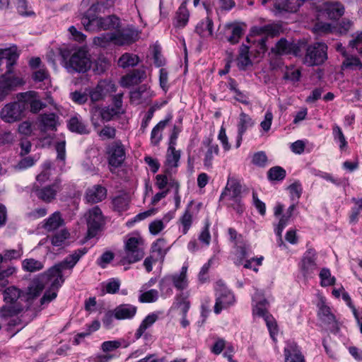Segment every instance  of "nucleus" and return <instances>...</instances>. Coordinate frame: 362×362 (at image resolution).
Returning <instances> with one entry per match:
<instances>
[{
  "instance_id": "nucleus-55",
  "label": "nucleus",
  "mask_w": 362,
  "mask_h": 362,
  "mask_svg": "<svg viewBox=\"0 0 362 362\" xmlns=\"http://www.w3.org/2000/svg\"><path fill=\"white\" fill-rule=\"evenodd\" d=\"M159 293L156 289H151L142 293L139 296V300L141 303H153L158 299Z\"/></svg>"
},
{
  "instance_id": "nucleus-17",
  "label": "nucleus",
  "mask_w": 362,
  "mask_h": 362,
  "mask_svg": "<svg viewBox=\"0 0 362 362\" xmlns=\"http://www.w3.org/2000/svg\"><path fill=\"white\" fill-rule=\"evenodd\" d=\"M112 43L115 45L122 46L129 45L136 41L137 33L131 28H124L112 33Z\"/></svg>"
},
{
  "instance_id": "nucleus-50",
  "label": "nucleus",
  "mask_w": 362,
  "mask_h": 362,
  "mask_svg": "<svg viewBox=\"0 0 362 362\" xmlns=\"http://www.w3.org/2000/svg\"><path fill=\"white\" fill-rule=\"evenodd\" d=\"M173 284L171 280L170 279L169 276H164L159 282V288L161 293V296L163 298H167L170 296L173 291L172 288Z\"/></svg>"
},
{
  "instance_id": "nucleus-26",
  "label": "nucleus",
  "mask_w": 362,
  "mask_h": 362,
  "mask_svg": "<svg viewBox=\"0 0 362 362\" xmlns=\"http://www.w3.org/2000/svg\"><path fill=\"white\" fill-rule=\"evenodd\" d=\"M285 362H305V358L298 346L294 343L286 345L284 350Z\"/></svg>"
},
{
  "instance_id": "nucleus-43",
  "label": "nucleus",
  "mask_w": 362,
  "mask_h": 362,
  "mask_svg": "<svg viewBox=\"0 0 362 362\" xmlns=\"http://www.w3.org/2000/svg\"><path fill=\"white\" fill-rule=\"evenodd\" d=\"M344 57L341 64L342 69L359 70L362 69V62L357 57L346 54Z\"/></svg>"
},
{
  "instance_id": "nucleus-38",
  "label": "nucleus",
  "mask_w": 362,
  "mask_h": 362,
  "mask_svg": "<svg viewBox=\"0 0 362 362\" xmlns=\"http://www.w3.org/2000/svg\"><path fill=\"white\" fill-rule=\"evenodd\" d=\"M195 31L200 36L206 37L213 35V22L209 17L200 21L196 26Z\"/></svg>"
},
{
  "instance_id": "nucleus-59",
  "label": "nucleus",
  "mask_w": 362,
  "mask_h": 362,
  "mask_svg": "<svg viewBox=\"0 0 362 362\" xmlns=\"http://www.w3.org/2000/svg\"><path fill=\"white\" fill-rule=\"evenodd\" d=\"M209 223L206 221L204 228L202 229L199 235V240L206 247L209 246L211 241V234L209 232Z\"/></svg>"
},
{
  "instance_id": "nucleus-6",
  "label": "nucleus",
  "mask_w": 362,
  "mask_h": 362,
  "mask_svg": "<svg viewBox=\"0 0 362 362\" xmlns=\"http://www.w3.org/2000/svg\"><path fill=\"white\" fill-rule=\"evenodd\" d=\"M5 305L0 308V317L7 318L19 313L23 310V305L18 300L21 291L15 286L6 288L4 291Z\"/></svg>"
},
{
  "instance_id": "nucleus-28",
  "label": "nucleus",
  "mask_w": 362,
  "mask_h": 362,
  "mask_svg": "<svg viewBox=\"0 0 362 362\" xmlns=\"http://www.w3.org/2000/svg\"><path fill=\"white\" fill-rule=\"evenodd\" d=\"M91 113L93 115V117L98 115L100 116L101 119L105 122H109L112 120L115 116L121 114L119 110H117V108L113 107L108 106L100 108L95 105L93 106Z\"/></svg>"
},
{
  "instance_id": "nucleus-4",
  "label": "nucleus",
  "mask_w": 362,
  "mask_h": 362,
  "mask_svg": "<svg viewBox=\"0 0 362 362\" xmlns=\"http://www.w3.org/2000/svg\"><path fill=\"white\" fill-rule=\"evenodd\" d=\"M87 252L86 247L78 249L67 256L64 261L55 264L49 269V274L52 279V288H60L64 281L62 276V271L72 269L79 259Z\"/></svg>"
},
{
  "instance_id": "nucleus-46",
  "label": "nucleus",
  "mask_w": 362,
  "mask_h": 362,
  "mask_svg": "<svg viewBox=\"0 0 362 362\" xmlns=\"http://www.w3.org/2000/svg\"><path fill=\"white\" fill-rule=\"evenodd\" d=\"M279 27L273 25H266L261 27H254L251 31L255 35L267 34L272 37L275 36L279 33Z\"/></svg>"
},
{
  "instance_id": "nucleus-18",
  "label": "nucleus",
  "mask_w": 362,
  "mask_h": 362,
  "mask_svg": "<svg viewBox=\"0 0 362 362\" xmlns=\"http://www.w3.org/2000/svg\"><path fill=\"white\" fill-rule=\"evenodd\" d=\"M180 159V151H177L175 146H169L166 154V160L164 164V173L173 176L177 172Z\"/></svg>"
},
{
  "instance_id": "nucleus-54",
  "label": "nucleus",
  "mask_w": 362,
  "mask_h": 362,
  "mask_svg": "<svg viewBox=\"0 0 362 362\" xmlns=\"http://www.w3.org/2000/svg\"><path fill=\"white\" fill-rule=\"evenodd\" d=\"M176 181L172 176H169L167 173H164L163 175H157L156 177V185L158 189L165 190L164 189L168 186L170 187V182Z\"/></svg>"
},
{
  "instance_id": "nucleus-37",
  "label": "nucleus",
  "mask_w": 362,
  "mask_h": 362,
  "mask_svg": "<svg viewBox=\"0 0 362 362\" xmlns=\"http://www.w3.org/2000/svg\"><path fill=\"white\" fill-rule=\"evenodd\" d=\"M252 64L249 57V47L243 45L240 47L239 54L237 58V66L241 70H245L247 67Z\"/></svg>"
},
{
  "instance_id": "nucleus-22",
  "label": "nucleus",
  "mask_w": 362,
  "mask_h": 362,
  "mask_svg": "<svg viewBox=\"0 0 362 362\" xmlns=\"http://www.w3.org/2000/svg\"><path fill=\"white\" fill-rule=\"evenodd\" d=\"M116 86L112 81H100L98 86L90 92L91 101L98 102L103 98L107 92H115Z\"/></svg>"
},
{
  "instance_id": "nucleus-12",
  "label": "nucleus",
  "mask_w": 362,
  "mask_h": 362,
  "mask_svg": "<svg viewBox=\"0 0 362 362\" xmlns=\"http://www.w3.org/2000/svg\"><path fill=\"white\" fill-rule=\"evenodd\" d=\"M104 217L98 206H94L88 212L87 224L89 238L96 236L104 225Z\"/></svg>"
},
{
  "instance_id": "nucleus-32",
  "label": "nucleus",
  "mask_w": 362,
  "mask_h": 362,
  "mask_svg": "<svg viewBox=\"0 0 362 362\" xmlns=\"http://www.w3.org/2000/svg\"><path fill=\"white\" fill-rule=\"evenodd\" d=\"M158 319V315L156 313L148 314L141 322L139 328L136 329L134 337L139 339L145 333L146 330L150 328Z\"/></svg>"
},
{
  "instance_id": "nucleus-25",
  "label": "nucleus",
  "mask_w": 362,
  "mask_h": 362,
  "mask_svg": "<svg viewBox=\"0 0 362 362\" xmlns=\"http://www.w3.org/2000/svg\"><path fill=\"white\" fill-rule=\"evenodd\" d=\"M303 4L302 0H276L274 7L276 13L296 12Z\"/></svg>"
},
{
  "instance_id": "nucleus-56",
  "label": "nucleus",
  "mask_w": 362,
  "mask_h": 362,
  "mask_svg": "<svg viewBox=\"0 0 362 362\" xmlns=\"http://www.w3.org/2000/svg\"><path fill=\"white\" fill-rule=\"evenodd\" d=\"M110 42L112 43V33H103L93 38L94 45L101 47H106Z\"/></svg>"
},
{
  "instance_id": "nucleus-58",
  "label": "nucleus",
  "mask_w": 362,
  "mask_h": 362,
  "mask_svg": "<svg viewBox=\"0 0 362 362\" xmlns=\"http://www.w3.org/2000/svg\"><path fill=\"white\" fill-rule=\"evenodd\" d=\"M38 158V157L36 158L30 156L25 157L21 159L16 165L13 166V168L17 170H25L28 168L33 166Z\"/></svg>"
},
{
  "instance_id": "nucleus-51",
  "label": "nucleus",
  "mask_w": 362,
  "mask_h": 362,
  "mask_svg": "<svg viewBox=\"0 0 362 362\" xmlns=\"http://www.w3.org/2000/svg\"><path fill=\"white\" fill-rule=\"evenodd\" d=\"M320 284L322 286L326 287L334 284L336 279L332 276L330 270L327 268H322L320 272Z\"/></svg>"
},
{
  "instance_id": "nucleus-8",
  "label": "nucleus",
  "mask_w": 362,
  "mask_h": 362,
  "mask_svg": "<svg viewBox=\"0 0 362 362\" xmlns=\"http://www.w3.org/2000/svg\"><path fill=\"white\" fill-rule=\"evenodd\" d=\"M90 56L84 48H80L74 52L65 64V67L69 73H85L90 69Z\"/></svg>"
},
{
  "instance_id": "nucleus-41",
  "label": "nucleus",
  "mask_w": 362,
  "mask_h": 362,
  "mask_svg": "<svg viewBox=\"0 0 362 362\" xmlns=\"http://www.w3.org/2000/svg\"><path fill=\"white\" fill-rule=\"evenodd\" d=\"M168 119L159 122L152 129L151 133V143L153 146H156L162 139V132L166 127Z\"/></svg>"
},
{
  "instance_id": "nucleus-30",
  "label": "nucleus",
  "mask_w": 362,
  "mask_h": 362,
  "mask_svg": "<svg viewBox=\"0 0 362 362\" xmlns=\"http://www.w3.org/2000/svg\"><path fill=\"white\" fill-rule=\"evenodd\" d=\"M187 267L183 266L180 273L168 275L173 285L177 290H184L188 286Z\"/></svg>"
},
{
  "instance_id": "nucleus-23",
  "label": "nucleus",
  "mask_w": 362,
  "mask_h": 362,
  "mask_svg": "<svg viewBox=\"0 0 362 362\" xmlns=\"http://www.w3.org/2000/svg\"><path fill=\"white\" fill-rule=\"evenodd\" d=\"M58 117L54 113L43 114L39 116V129L42 133L48 131H56Z\"/></svg>"
},
{
  "instance_id": "nucleus-13",
  "label": "nucleus",
  "mask_w": 362,
  "mask_h": 362,
  "mask_svg": "<svg viewBox=\"0 0 362 362\" xmlns=\"http://www.w3.org/2000/svg\"><path fill=\"white\" fill-rule=\"evenodd\" d=\"M201 152L203 156L204 166L207 169L213 167V162L219 153V147L212 138H205L202 143Z\"/></svg>"
},
{
  "instance_id": "nucleus-16",
  "label": "nucleus",
  "mask_w": 362,
  "mask_h": 362,
  "mask_svg": "<svg viewBox=\"0 0 362 362\" xmlns=\"http://www.w3.org/2000/svg\"><path fill=\"white\" fill-rule=\"evenodd\" d=\"M19 98L22 103L25 105L30 106V111L32 113L37 114L41 110L46 107V104L41 101L38 93L35 91H27L25 93H19Z\"/></svg>"
},
{
  "instance_id": "nucleus-10",
  "label": "nucleus",
  "mask_w": 362,
  "mask_h": 362,
  "mask_svg": "<svg viewBox=\"0 0 362 362\" xmlns=\"http://www.w3.org/2000/svg\"><path fill=\"white\" fill-rule=\"evenodd\" d=\"M25 110V105L18 95V101L6 105L1 112V119L8 123L14 122L22 118Z\"/></svg>"
},
{
  "instance_id": "nucleus-49",
  "label": "nucleus",
  "mask_w": 362,
  "mask_h": 362,
  "mask_svg": "<svg viewBox=\"0 0 362 362\" xmlns=\"http://www.w3.org/2000/svg\"><path fill=\"white\" fill-rule=\"evenodd\" d=\"M22 267L25 271L35 272L43 269L42 262L34 259H25L22 262Z\"/></svg>"
},
{
  "instance_id": "nucleus-29",
  "label": "nucleus",
  "mask_w": 362,
  "mask_h": 362,
  "mask_svg": "<svg viewBox=\"0 0 362 362\" xmlns=\"http://www.w3.org/2000/svg\"><path fill=\"white\" fill-rule=\"evenodd\" d=\"M323 11L329 18L337 19L344 14V8L339 2H325L323 4Z\"/></svg>"
},
{
  "instance_id": "nucleus-20",
  "label": "nucleus",
  "mask_w": 362,
  "mask_h": 362,
  "mask_svg": "<svg viewBox=\"0 0 362 362\" xmlns=\"http://www.w3.org/2000/svg\"><path fill=\"white\" fill-rule=\"evenodd\" d=\"M242 187L240 182L234 177H228L225 189L221 193V199L228 197L230 199L238 202L240 197Z\"/></svg>"
},
{
  "instance_id": "nucleus-3",
  "label": "nucleus",
  "mask_w": 362,
  "mask_h": 362,
  "mask_svg": "<svg viewBox=\"0 0 362 362\" xmlns=\"http://www.w3.org/2000/svg\"><path fill=\"white\" fill-rule=\"evenodd\" d=\"M52 279H51L49 270L41 274L39 277L34 279L28 287V296L30 298H34L38 296L44 289L45 284L49 285V288L45 291V294L40 299V305H45L49 303L56 298L57 291L59 288H52Z\"/></svg>"
},
{
  "instance_id": "nucleus-21",
  "label": "nucleus",
  "mask_w": 362,
  "mask_h": 362,
  "mask_svg": "<svg viewBox=\"0 0 362 362\" xmlns=\"http://www.w3.org/2000/svg\"><path fill=\"white\" fill-rule=\"evenodd\" d=\"M255 124L254 120L247 114L242 112L239 115L238 122V136L236 139V148H239L241 145L243 136L247 129L252 128Z\"/></svg>"
},
{
  "instance_id": "nucleus-39",
  "label": "nucleus",
  "mask_w": 362,
  "mask_h": 362,
  "mask_svg": "<svg viewBox=\"0 0 362 362\" xmlns=\"http://www.w3.org/2000/svg\"><path fill=\"white\" fill-rule=\"evenodd\" d=\"M45 221L43 228L47 231L54 230L64 223L59 212H54Z\"/></svg>"
},
{
  "instance_id": "nucleus-9",
  "label": "nucleus",
  "mask_w": 362,
  "mask_h": 362,
  "mask_svg": "<svg viewBox=\"0 0 362 362\" xmlns=\"http://www.w3.org/2000/svg\"><path fill=\"white\" fill-rule=\"evenodd\" d=\"M327 46L322 42H316L310 45L304 58V63L308 66L322 64L327 59Z\"/></svg>"
},
{
  "instance_id": "nucleus-36",
  "label": "nucleus",
  "mask_w": 362,
  "mask_h": 362,
  "mask_svg": "<svg viewBox=\"0 0 362 362\" xmlns=\"http://www.w3.org/2000/svg\"><path fill=\"white\" fill-rule=\"evenodd\" d=\"M33 78L35 83H40L38 88L47 89L51 85V80L48 71L45 69H40L34 71Z\"/></svg>"
},
{
  "instance_id": "nucleus-24",
  "label": "nucleus",
  "mask_w": 362,
  "mask_h": 362,
  "mask_svg": "<svg viewBox=\"0 0 362 362\" xmlns=\"http://www.w3.org/2000/svg\"><path fill=\"white\" fill-rule=\"evenodd\" d=\"M106 196V189L100 185H96L86 190L85 199L87 202L93 204L103 201Z\"/></svg>"
},
{
  "instance_id": "nucleus-15",
  "label": "nucleus",
  "mask_w": 362,
  "mask_h": 362,
  "mask_svg": "<svg viewBox=\"0 0 362 362\" xmlns=\"http://www.w3.org/2000/svg\"><path fill=\"white\" fill-rule=\"evenodd\" d=\"M316 252L313 249L308 250L299 264L300 271L305 279L311 278L317 268Z\"/></svg>"
},
{
  "instance_id": "nucleus-64",
  "label": "nucleus",
  "mask_w": 362,
  "mask_h": 362,
  "mask_svg": "<svg viewBox=\"0 0 362 362\" xmlns=\"http://www.w3.org/2000/svg\"><path fill=\"white\" fill-rule=\"evenodd\" d=\"M230 89L233 91L235 94L234 98L236 100L245 105H249L250 103L247 93L240 91L233 86H231Z\"/></svg>"
},
{
  "instance_id": "nucleus-57",
  "label": "nucleus",
  "mask_w": 362,
  "mask_h": 362,
  "mask_svg": "<svg viewBox=\"0 0 362 362\" xmlns=\"http://www.w3.org/2000/svg\"><path fill=\"white\" fill-rule=\"evenodd\" d=\"M69 237V233L66 230H62L55 233L51 238V243L54 246H62Z\"/></svg>"
},
{
  "instance_id": "nucleus-48",
  "label": "nucleus",
  "mask_w": 362,
  "mask_h": 362,
  "mask_svg": "<svg viewBox=\"0 0 362 362\" xmlns=\"http://www.w3.org/2000/svg\"><path fill=\"white\" fill-rule=\"evenodd\" d=\"M23 255V249L19 247L16 250H4L3 254H0V263L6 261H11L13 259H20Z\"/></svg>"
},
{
  "instance_id": "nucleus-27",
  "label": "nucleus",
  "mask_w": 362,
  "mask_h": 362,
  "mask_svg": "<svg viewBox=\"0 0 362 362\" xmlns=\"http://www.w3.org/2000/svg\"><path fill=\"white\" fill-rule=\"evenodd\" d=\"M136 306L129 304H123L117 306L113 313L114 317L117 320H127L132 318L136 313Z\"/></svg>"
},
{
  "instance_id": "nucleus-14",
  "label": "nucleus",
  "mask_w": 362,
  "mask_h": 362,
  "mask_svg": "<svg viewBox=\"0 0 362 362\" xmlns=\"http://www.w3.org/2000/svg\"><path fill=\"white\" fill-rule=\"evenodd\" d=\"M108 163L115 168L121 166L126 159L124 146L118 140L112 142L107 149Z\"/></svg>"
},
{
  "instance_id": "nucleus-47",
  "label": "nucleus",
  "mask_w": 362,
  "mask_h": 362,
  "mask_svg": "<svg viewBox=\"0 0 362 362\" xmlns=\"http://www.w3.org/2000/svg\"><path fill=\"white\" fill-rule=\"evenodd\" d=\"M293 46L289 43L286 40L281 39L272 48V51L279 54H291L293 52Z\"/></svg>"
},
{
  "instance_id": "nucleus-33",
  "label": "nucleus",
  "mask_w": 362,
  "mask_h": 362,
  "mask_svg": "<svg viewBox=\"0 0 362 362\" xmlns=\"http://www.w3.org/2000/svg\"><path fill=\"white\" fill-rule=\"evenodd\" d=\"M189 0H183L182 4L179 7L175 16V25L178 28L185 27L189 20V13L186 7L187 3Z\"/></svg>"
},
{
  "instance_id": "nucleus-60",
  "label": "nucleus",
  "mask_w": 362,
  "mask_h": 362,
  "mask_svg": "<svg viewBox=\"0 0 362 362\" xmlns=\"http://www.w3.org/2000/svg\"><path fill=\"white\" fill-rule=\"evenodd\" d=\"M51 168V163L46 161L42 166V172L37 175L36 180L39 183H44L49 179L51 175L49 170Z\"/></svg>"
},
{
  "instance_id": "nucleus-42",
  "label": "nucleus",
  "mask_w": 362,
  "mask_h": 362,
  "mask_svg": "<svg viewBox=\"0 0 362 362\" xmlns=\"http://www.w3.org/2000/svg\"><path fill=\"white\" fill-rule=\"evenodd\" d=\"M190 204L187 207L185 213L180 218L179 221L180 223L181 227L180 230L182 233V234L185 235L189 231V228H191L193 222L192 218V213L190 211L189 207Z\"/></svg>"
},
{
  "instance_id": "nucleus-2",
  "label": "nucleus",
  "mask_w": 362,
  "mask_h": 362,
  "mask_svg": "<svg viewBox=\"0 0 362 362\" xmlns=\"http://www.w3.org/2000/svg\"><path fill=\"white\" fill-rule=\"evenodd\" d=\"M100 4H93L81 19V23L87 31L101 30H115L119 27V19L115 16L98 18L96 13L99 11Z\"/></svg>"
},
{
  "instance_id": "nucleus-1",
  "label": "nucleus",
  "mask_w": 362,
  "mask_h": 362,
  "mask_svg": "<svg viewBox=\"0 0 362 362\" xmlns=\"http://www.w3.org/2000/svg\"><path fill=\"white\" fill-rule=\"evenodd\" d=\"M18 54L11 49H0V60H4L7 71L0 77V101L15 87L23 84L22 78L11 74L12 66L16 64Z\"/></svg>"
},
{
  "instance_id": "nucleus-40",
  "label": "nucleus",
  "mask_w": 362,
  "mask_h": 362,
  "mask_svg": "<svg viewBox=\"0 0 362 362\" xmlns=\"http://www.w3.org/2000/svg\"><path fill=\"white\" fill-rule=\"evenodd\" d=\"M130 198L127 194H119L114 197L112 200L114 210L118 212H122L127 210Z\"/></svg>"
},
{
  "instance_id": "nucleus-31",
  "label": "nucleus",
  "mask_w": 362,
  "mask_h": 362,
  "mask_svg": "<svg viewBox=\"0 0 362 362\" xmlns=\"http://www.w3.org/2000/svg\"><path fill=\"white\" fill-rule=\"evenodd\" d=\"M188 298L189 294L187 293H180L175 298L173 308L180 310L181 315H187L190 308V302Z\"/></svg>"
},
{
  "instance_id": "nucleus-19",
  "label": "nucleus",
  "mask_w": 362,
  "mask_h": 362,
  "mask_svg": "<svg viewBox=\"0 0 362 362\" xmlns=\"http://www.w3.org/2000/svg\"><path fill=\"white\" fill-rule=\"evenodd\" d=\"M253 315L263 317L270 332L271 337L274 339V334L276 326L272 322V318L269 316L267 309V300H259L253 307Z\"/></svg>"
},
{
  "instance_id": "nucleus-62",
  "label": "nucleus",
  "mask_w": 362,
  "mask_h": 362,
  "mask_svg": "<svg viewBox=\"0 0 362 362\" xmlns=\"http://www.w3.org/2000/svg\"><path fill=\"white\" fill-rule=\"evenodd\" d=\"M99 136L103 140L112 139L116 136V129L110 125H105L100 131Z\"/></svg>"
},
{
  "instance_id": "nucleus-44",
  "label": "nucleus",
  "mask_w": 362,
  "mask_h": 362,
  "mask_svg": "<svg viewBox=\"0 0 362 362\" xmlns=\"http://www.w3.org/2000/svg\"><path fill=\"white\" fill-rule=\"evenodd\" d=\"M172 218L171 215L166 216L163 217L161 220H155L152 221L148 226L149 231L152 235H158L160 232H161L165 225L170 221Z\"/></svg>"
},
{
  "instance_id": "nucleus-34",
  "label": "nucleus",
  "mask_w": 362,
  "mask_h": 362,
  "mask_svg": "<svg viewBox=\"0 0 362 362\" xmlns=\"http://www.w3.org/2000/svg\"><path fill=\"white\" fill-rule=\"evenodd\" d=\"M169 248L166 240L163 238H159L153 243L151 250L153 255L156 256V260H163Z\"/></svg>"
},
{
  "instance_id": "nucleus-35",
  "label": "nucleus",
  "mask_w": 362,
  "mask_h": 362,
  "mask_svg": "<svg viewBox=\"0 0 362 362\" xmlns=\"http://www.w3.org/2000/svg\"><path fill=\"white\" fill-rule=\"evenodd\" d=\"M68 127L70 131L78 134H88L87 125L84 123L80 116H74L68 122Z\"/></svg>"
},
{
  "instance_id": "nucleus-52",
  "label": "nucleus",
  "mask_w": 362,
  "mask_h": 362,
  "mask_svg": "<svg viewBox=\"0 0 362 362\" xmlns=\"http://www.w3.org/2000/svg\"><path fill=\"white\" fill-rule=\"evenodd\" d=\"M334 139L336 142L339 143L340 150H344L347 146V141L341 131V129L337 124H334L332 128Z\"/></svg>"
},
{
  "instance_id": "nucleus-7",
  "label": "nucleus",
  "mask_w": 362,
  "mask_h": 362,
  "mask_svg": "<svg viewBox=\"0 0 362 362\" xmlns=\"http://www.w3.org/2000/svg\"><path fill=\"white\" fill-rule=\"evenodd\" d=\"M214 289L216 303L214 309L216 314H219L223 310L227 309L235 303L234 293L221 280L216 281Z\"/></svg>"
},
{
  "instance_id": "nucleus-11",
  "label": "nucleus",
  "mask_w": 362,
  "mask_h": 362,
  "mask_svg": "<svg viewBox=\"0 0 362 362\" xmlns=\"http://www.w3.org/2000/svg\"><path fill=\"white\" fill-rule=\"evenodd\" d=\"M61 180L56 179L52 185L39 187L37 185L33 187V192L40 200L50 203L55 199L58 192L62 190Z\"/></svg>"
},
{
  "instance_id": "nucleus-53",
  "label": "nucleus",
  "mask_w": 362,
  "mask_h": 362,
  "mask_svg": "<svg viewBox=\"0 0 362 362\" xmlns=\"http://www.w3.org/2000/svg\"><path fill=\"white\" fill-rule=\"evenodd\" d=\"M267 175L270 180L281 181L286 177V170L280 166L272 167L269 170Z\"/></svg>"
},
{
  "instance_id": "nucleus-45",
  "label": "nucleus",
  "mask_w": 362,
  "mask_h": 362,
  "mask_svg": "<svg viewBox=\"0 0 362 362\" xmlns=\"http://www.w3.org/2000/svg\"><path fill=\"white\" fill-rule=\"evenodd\" d=\"M139 62V57L137 55L125 53L122 54L119 60L118 65L122 68H127L129 66H134L138 64Z\"/></svg>"
},
{
  "instance_id": "nucleus-5",
  "label": "nucleus",
  "mask_w": 362,
  "mask_h": 362,
  "mask_svg": "<svg viewBox=\"0 0 362 362\" xmlns=\"http://www.w3.org/2000/svg\"><path fill=\"white\" fill-rule=\"evenodd\" d=\"M144 256V240L139 235H129L124 243V255L120 260L123 265L141 260Z\"/></svg>"
},
{
  "instance_id": "nucleus-63",
  "label": "nucleus",
  "mask_w": 362,
  "mask_h": 362,
  "mask_svg": "<svg viewBox=\"0 0 362 362\" xmlns=\"http://www.w3.org/2000/svg\"><path fill=\"white\" fill-rule=\"evenodd\" d=\"M121 341L119 340L106 341L102 343L101 350L103 352L107 353L113 351L121 346Z\"/></svg>"
},
{
  "instance_id": "nucleus-61",
  "label": "nucleus",
  "mask_w": 362,
  "mask_h": 362,
  "mask_svg": "<svg viewBox=\"0 0 362 362\" xmlns=\"http://www.w3.org/2000/svg\"><path fill=\"white\" fill-rule=\"evenodd\" d=\"M16 6L18 12L22 16H30L33 13L28 10L26 0H12Z\"/></svg>"
}]
</instances>
